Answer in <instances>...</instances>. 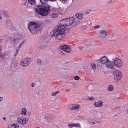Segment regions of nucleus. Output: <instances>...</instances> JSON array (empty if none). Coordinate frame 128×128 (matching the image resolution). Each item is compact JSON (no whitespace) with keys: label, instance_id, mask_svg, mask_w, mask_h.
I'll return each instance as SVG.
<instances>
[{"label":"nucleus","instance_id":"obj_25","mask_svg":"<svg viewBox=\"0 0 128 128\" xmlns=\"http://www.w3.org/2000/svg\"><path fill=\"white\" fill-rule=\"evenodd\" d=\"M18 122L19 124H23V120L21 118H18Z\"/></svg>","mask_w":128,"mask_h":128},{"label":"nucleus","instance_id":"obj_5","mask_svg":"<svg viewBox=\"0 0 128 128\" xmlns=\"http://www.w3.org/2000/svg\"><path fill=\"white\" fill-rule=\"evenodd\" d=\"M113 74L114 76V79L116 81L120 80L122 78V74L119 70H118L114 72Z\"/></svg>","mask_w":128,"mask_h":128},{"label":"nucleus","instance_id":"obj_8","mask_svg":"<svg viewBox=\"0 0 128 128\" xmlns=\"http://www.w3.org/2000/svg\"><path fill=\"white\" fill-rule=\"evenodd\" d=\"M64 32H60L56 36V39L59 40H61L62 38H64L68 32V31H65Z\"/></svg>","mask_w":128,"mask_h":128},{"label":"nucleus","instance_id":"obj_23","mask_svg":"<svg viewBox=\"0 0 128 128\" xmlns=\"http://www.w3.org/2000/svg\"><path fill=\"white\" fill-rule=\"evenodd\" d=\"M40 1L41 4L44 5L47 4L49 0H40Z\"/></svg>","mask_w":128,"mask_h":128},{"label":"nucleus","instance_id":"obj_28","mask_svg":"<svg viewBox=\"0 0 128 128\" xmlns=\"http://www.w3.org/2000/svg\"><path fill=\"white\" fill-rule=\"evenodd\" d=\"M29 3L32 5H34L36 2L35 0H28Z\"/></svg>","mask_w":128,"mask_h":128},{"label":"nucleus","instance_id":"obj_31","mask_svg":"<svg viewBox=\"0 0 128 128\" xmlns=\"http://www.w3.org/2000/svg\"><path fill=\"white\" fill-rule=\"evenodd\" d=\"M113 88L111 85L109 86L107 88V90L109 91H112V90Z\"/></svg>","mask_w":128,"mask_h":128},{"label":"nucleus","instance_id":"obj_13","mask_svg":"<svg viewBox=\"0 0 128 128\" xmlns=\"http://www.w3.org/2000/svg\"><path fill=\"white\" fill-rule=\"evenodd\" d=\"M47 120L48 122H50L53 120V118L50 115L48 114H46L44 116V118L43 119L44 120Z\"/></svg>","mask_w":128,"mask_h":128},{"label":"nucleus","instance_id":"obj_11","mask_svg":"<svg viewBox=\"0 0 128 128\" xmlns=\"http://www.w3.org/2000/svg\"><path fill=\"white\" fill-rule=\"evenodd\" d=\"M47 46V42L45 40H42L41 42V45L39 47L40 50L44 49Z\"/></svg>","mask_w":128,"mask_h":128},{"label":"nucleus","instance_id":"obj_21","mask_svg":"<svg viewBox=\"0 0 128 128\" xmlns=\"http://www.w3.org/2000/svg\"><path fill=\"white\" fill-rule=\"evenodd\" d=\"M2 49L1 46H0V57H2L4 58L5 57V56L7 55L8 54V52H7V54L6 53H5V55H4L2 53Z\"/></svg>","mask_w":128,"mask_h":128},{"label":"nucleus","instance_id":"obj_56","mask_svg":"<svg viewBox=\"0 0 128 128\" xmlns=\"http://www.w3.org/2000/svg\"><path fill=\"white\" fill-rule=\"evenodd\" d=\"M92 123L93 124H95V123L94 122H92Z\"/></svg>","mask_w":128,"mask_h":128},{"label":"nucleus","instance_id":"obj_53","mask_svg":"<svg viewBox=\"0 0 128 128\" xmlns=\"http://www.w3.org/2000/svg\"><path fill=\"white\" fill-rule=\"evenodd\" d=\"M3 40L2 39L0 40V43L2 42Z\"/></svg>","mask_w":128,"mask_h":128},{"label":"nucleus","instance_id":"obj_3","mask_svg":"<svg viewBox=\"0 0 128 128\" xmlns=\"http://www.w3.org/2000/svg\"><path fill=\"white\" fill-rule=\"evenodd\" d=\"M64 28V26L61 27L58 26H56L50 32L52 36L56 37L60 32H65L63 31L64 30H62V29Z\"/></svg>","mask_w":128,"mask_h":128},{"label":"nucleus","instance_id":"obj_12","mask_svg":"<svg viewBox=\"0 0 128 128\" xmlns=\"http://www.w3.org/2000/svg\"><path fill=\"white\" fill-rule=\"evenodd\" d=\"M60 24H60L59 26H60L61 27H62V26H64V27L63 28V29H62V30H64V32L65 31H68V30H66V28L65 27V26H66V19H64V20H62L60 22Z\"/></svg>","mask_w":128,"mask_h":128},{"label":"nucleus","instance_id":"obj_57","mask_svg":"<svg viewBox=\"0 0 128 128\" xmlns=\"http://www.w3.org/2000/svg\"><path fill=\"white\" fill-rule=\"evenodd\" d=\"M9 26H11V24H9Z\"/></svg>","mask_w":128,"mask_h":128},{"label":"nucleus","instance_id":"obj_48","mask_svg":"<svg viewBox=\"0 0 128 128\" xmlns=\"http://www.w3.org/2000/svg\"><path fill=\"white\" fill-rule=\"evenodd\" d=\"M38 62V64H41L42 62V61L40 60H38L37 61Z\"/></svg>","mask_w":128,"mask_h":128},{"label":"nucleus","instance_id":"obj_29","mask_svg":"<svg viewBox=\"0 0 128 128\" xmlns=\"http://www.w3.org/2000/svg\"><path fill=\"white\" fill-rule=\"evenodd\" d=\"M23 120V125L25 124L28 121V119L26 118H24Z\"/></svg>","mask_w":128,"mask_h":128},{"label":"nucleus","instance_id":"obj_42","mask_svg":"<svg viewBox=\"0 0 128 128\" xmlns=\"http://www.w3.org/2000/svg\"><path fill=\"white\" fill-rule=\"evenodd\" d=\"M80 77L78 76H76L74 77V79L76 80H78L79 79Z\"/></svg>","mask_w":128,"mask_h":128},{"label":"nucleus","instance_id":"obj_43","mask_svg":"<svg viewBox=\"0 0 128 128\" xmlns=\"http://www.w3.org/2000/svg\"><path fill=\"white\" fill-rule=\"evenodd\" d=\"M94 98L93 97H90L88 99V100H91L92 101H93L94 100Z\"/></svg>","mask_w":128,"mask_h":128},{"label":"nucleus","instance_id":"obj_39","mask_svg":"<svg viewBox=\"0 0 128 128\" xmlns=\"http://www.w3.org/2000/svg\"><path fill=\"white\" fill-rule=\"evenodd\" d=\"M66 19V26H70L69 24V22H68V18H66L65 19Z\"/></svg>","mask_w":128,"mask_h":128},{"label":"nucleus","instance_id":"obj_35","mask_svg":"<svg viewBox=\"0 0 128 128\" xmlns=\"http://www.w3.org/2000/svg\"><path fill=\"white\" fill-rule=\"evenodd\" d=\"M58 14H53L52 15V17L53 18H56L58 17Z\"/></svg>","mask_w":128,"mask_h":128},{"label":"nucleus","instance_id":"obj_38","mask_svg":"<svg viewBox=\"0 0 128 128\" xmlns=\"http://www.w3.org/2000/svg\"><path fill=\"white\" fill-rule=\"evenodd\" d=\"M68 126L69 128H72L74 127V124H70L68 125Z\"/></svg>","mask_w":128,"mask_h":128},{"label":"nucleus","instance_id":"obj_26","mask_svg":"<svg viewBox=\"0 0 128 128\" xmlns=\"http://www.w3.org/2000/svg\"><path fill=\"white\" fill-rule=\"evenodd\" d=\"M21 113L22 114L26 115V109L25 108H23L22 110Z\"/></svg>","mask_w":128,"mask_h":128},{"label":"nucleus","instance_id":"obj_6","mask_svg":"<svg viewBox=\"0 0 128 128\" xmlns=\"http://www.w3.org/2000/svg\"><path fill=\"white\" fill-rule=\"evenodd\" d=\"M31 62V59L30 58H26L21 61V65L23 67H26L29 65Z\"/></svg>","mask_w":128,"mask_h":128},{"label":"nucleus","instance_id":"obj_32","mask_svg":"<svg viewBox=\"0 0 128 128\" xmlns=\"http://www.w3.org/2000/svg\"><path fill=\"white\" fill-rule=\"evenodd\" d=\"M80 23V21L79 20H76L75 22V25L76 26H77Z\"/></svg>","mask_w":128,"mask_h":128},{"label":"nucleus","instance_id":"obj_40","mask_svg":"<svg viewBox=\"0 0 128 128\" xmlns=\"http://www.w3.org/2000/svg\"><path fill=\"white\" fill-rule=\"evenodd\" d=\"M59 92V91L55 92L54 93L52 94V96H55L56 95H57V94H58Z\"/></svg>","mask_w":128,"mask_h":128},{"label":"nucleus","instance_id":"obj_15","mask_svg":"<svg viewBox=\"0 0 128 128\" xmlns=\"http://www.w3.org/2000/svg\"><path fill=\"white\" fill-rule=\"evenodd\" d=\"M106 66L109 68L113 69L114 68V65L112 62L109 60L106 64Z\"/></svg>","mask_w":128,"mask_h":128},{"label":"nucleus","instance_id":"obj_16","mask_svg":"<svg viewBox=\"0 0 128 128\" xmlns=\"http://www.w3.org/2000/svg\"><path fill=\"white\" fill-rule=\"evenodd\" d=\"M19 126L17 123L12 124H10L8 125V128H19Z\"/></svg>","mask_w":128,"mask_h":128},{"label":"nucleus","instance_id":"obj_27","mask_svg":"<svg viewBox=\"0 0 128 128\" xmlns=\"http://www.w3.org/2000/svg\"><path fill=\"white\" fill-rule=\"evenodd\" d=\"M26 42V41L25 40H24L18 46V50L20 49V48H21V46H22V45H24V44L25 42Z\"/></svg>","mask_w":128,"mask_h":128},{"label":"nucleus","instance_id":"obj_55","mask_svg":"<svg viewBox=\"0 0 128 128\" xmlns=\"http://www.w3.org/2000/svg\"><path fill=\"white\" fill-rule=\"evenodd\" d=\"M2 19V17L0 16V20H1Z\"/></svg>","mask_w":128,"mask_h":128},{"label":"nucleus","instance_id":"obj_50","mask_svg":"<svg viewBox=\"0 0 128 128\" xmlns=\"http://www.w3.org/2000/svg\"><path fill=\"white\" fill-rule=\"evenodd\" d=\"M32 87H34V83H32Z\"/></svg>","mask_w":128,"mask_h":128},{"label":"nucleus","instance_id":"obj_51","mask_svg":"<svg viewBox=\"0 0 128 128\" xmlns=\"http://www.w3.org/2000/svg\"><path fill=\"white\" fill-rule=\"evenodd\" d=\"M125 112L126 113H127L128 114V110H126L125 111Z\"/></svg>","mask_w":128,"mask_h":128},{"label":"nucleus","instance_id":"obj_22","mask_svg":"<svg viewBox=\"0 0 128 128\" xmlns=\"http://www.w3.org/2000/svg\"><path fill=\"white\" fill-rule=\"evenodd\" d=\"M76 16V18L78 20L82 19L83 18L82 17V15L81 13H78L77 14Z\"/></svg>","mask_w":128,"mask_h":128},{"label":"nucleus","instance_id":"obj_9","mask_svg":"<svg viewBox=\"0 0 128 128\" xmlns=\"http://www.w3.org/2000/svg\"><path fill=\"white\" fill-rule=\"evenodd\" d=\"M114 62L115 65L118 67H120L122 65V62L117 58H115Z\"/></svg>","mask_w":128,"mask_h":128},{"label":"nucleus","instance_id":"obj_59","mask_svg":"<svg viewBox=\"0 0 128 128\" xmlns=\"http://www.w3.org/2000/svg\"><path fill=\"white\" fill-rule=\"evenodd\" d=\"M44 44H45V43H44Z\"/></svg>","mask_w":128,"mask_h":128},{"label":"nucleus","instance_id":"obj_19","mask_svg":"<svg viewBox=\"0 0 128 128\" xmlns=\"http://www.w3.org/2000/svg\"><path fill=\"white\" fill-rule=\"evenodd\" d=\"M101 60L102 63L103 64H106L109 60L106 56H104L102 58Z\"/></svg>","mask_w":128,"mask_h":128},{"label":"nucleus","instance_id":"obj_41","mask_svg":"<svg viewBox=\"0 0 128 128\" xmlns=\"http://www.w3.org/2000/svg\"><path fill=\"white\" fill-rule=\"evenodd\" d=\"M2 14L5 17H6L7 16V12H2Z\"/></svg>","mask_w":128,"mask_h":128},{"label":"nucleus","instance_id":"obj_18","mask_svg":"<svg viewBox=\"0 0 128 128\" xmlns=\"http://www.w3.org/2000/svg\"><path fill=\"white\" fill-rule=\"evenodd\" d=\"M70 109L72 110H77L79 107V106L78 105L75 104H72L70 106Z\"/></svg>","mask_w":128,"mask_h":128},{"label":"nucleus","instance_id":"obj_49","mask_svg":"<svg viewBox=\"0 0 128 128\" xmlns=\"http://www.w3.org/2000/svg\"><path fill=\"white\" fill-rule=\"evenodd\" d=\"M56 0H49V1H50L51 2H54L56 1Z\"/></svg>","mask_w":128,"mask_h":128},{"label":"nucleus","instance_id":"obj_10","mask_svg":"<svg viewBox=\"0 0 128 128\" xmlns=\"http://www.w3.org/2000/svg\"><path fill=\"white\" fill-rule=\"evenodd\" d=\"M60 48L61 50L67 53H69L71 51V48L67 46L66 45L61 46Z\"/></svg>","mask_w":128,"mask_h":128},{"label":"nucleus","instance_id":"obj_20","mask_svg":"<svg viewBox=\"0 0 128 128\" xmlns=\"http://www.w3.org/2000/svg\"><path fill=\"white\" fill-rule=\"evenodd\" d=\"M68 21L69 22V24L70 26L74 22V21L75 20V19L73 17H72L68 18Z\"/></svg>","mask_w":128,"mask_h":128},{"label":"nucleus","instance_id":"obj_37","mask_svg":"<svg viewBox=\"0 0 128 128\" xmlns=\"http://www.w3.org/2000/svg\"><path fill=\"white\" fill-rule=\"evenodd\" d=\"M19 50H18V48L16 50V51L15 52L14 54V55L15 56H16L18 53Z\"/></svg>","mask_w":128,"mask_h":128},{"label":"nucleus","instance_id":"obj_44","mask_svg":"<svg viewBox=\"0 0 128 128\" xmlns=\"http://www.w3.org/2000/svg\"><path fill=\"white\" fill-rule=\"evenodd\" d=\"M83 69L84 70H85L86 71H88V68H86L85 66L83 67Z\"/></svg>","mask_w":128,"mask_h":128},{"label":"nucleus","instance_id":"obj_7","mask_svg":"<svg viewBox=\"0 0 128 128\" xmlns=\"http://www.w3.org/2000/svg\"><path fill=\"white\" fill-rule=\"evenodd\" d=\"M12 81L14 86L16 88L19 87V84L22 82L20 78L13 79Z\"/></svg>","mask_w":128,"mask_h":128},{"label":"nucleus","instance_id":"obj_33","mask_svg":"<svg viewBox=\"0 0 128 128\" xmlns=\"http://www.w3.org/2000/svg\"><path fill=\"white\" fill-rule=\"evenodd\" d=\"M74 127H80L81 126L80 125V124H74Z\"/></svg>","mask_w":128,"mask_h":128},{"label":"nucleus","instance_id":"obj_58","mask_svg":"<svg viewBox=\"0 0 128 128\" xmlns=\"http://www.w3.org/2000/svg\"><path fill=\"white\" fill-rule=\"evenodd\" d=\"M8 24H6V25L7 26H8Z\"/></svg>","mask_w":128,"mask_h":128},{"label":"nucleus","instance_id":"obj_24","mask_svg":"<svg viewBox=\"0 0 128 128\" xmlns=\"http://www.w3.org/2000/svg\"><path fill=\"white\" fill-rule=\"evenodd\" d=\"M12 66L14 68H16L18 66V62L14 61L13 63L12 64Z\"/></svg>","mask_w":128,"mask_h":128},{"label":"nucleus","instance_id":"obj_45","mask_svg":"<svg viewBox=\"0 0 128 128\" xmlns=\"http://www.w3.org/2000/svg\"><path fill=\"white\" fill-rule=\"evenodd\" d=\"M100 26L99 25H97L96 26H95L94 27V28L95 29H98L99 28H100Z\"/></svg>","mask_w":128,"mask_h":128},{"label":"nucleus","instance_id":"obj_30","mask_svg":"<svg viewBox=\"0 0 128 128\" xmlns=\"http://www.w3.org/2000/svg\"><path fill=\"white\" fill-rule=\"evenodd\" d=\"M90 66H91L92 69L94 70H95L96 69V66L95 64H91Z\"/></svg>","mask_w":128,"mask_h":128},{"label":"nucleus","instance_id":"obj_34","mask_svg":"<svg viewBox=\"0 0 128 128\" xmlns=\"http://www.w3.org/2000/svg\"><path fill=\"white\" fill-rule=\"evenodd\" d=\"M91 10L90 9H88L86 10L85 12L86 14H89L90 13Z\"/></svg>","mask_w":128,"mask_h":128},{"label":"nucleus","instance_id":"obj_4","mask_svg":"<svg viewBox=\"0 0 128 128\" xmlns=\"http://www.w3.org/2000/svg\"><path fill=\"white\" fill-rule=\"evenodd\" d=\"M23 39V37L22 35L19 34L15 35L14 38L12 40V41L14 44H16L20 42Z\"/></svg>","mask_w":128,"mask_h":128},{"label":"nucleus","instance_id":"obj_2","mask_svg":"<svg viewBox=\"0 0 128 128\" xmlns=\"http://www.w3.org/2000/svg\"><path fill=\"white\" fill-rule=\"evenodd\" d=\"M28 28L33 34H36L40 30V26L36 23L33 22H30L28 26Z\"/></svg>","mask_w":128,"mask_h":128},{"label":"nucleus","instance_id":"obj_47","mask_svg":"<svg viewBox=\"0 0 128 128\" xmlns=\"http://www.w3.org/2000/svg\"><path fill=\"white\" fill-rule=\"evenodd\" d=\"M59 53L63 55L64 54L63 53V52L61 51H59Z\"/></svg>","mask_w":128,"mask_h":128},{"label":"nucleus","instance_id":"obj_1","mask_svg":"<svg viewBox=\"0 0 128 128\" xmlns=\"http://www.w3.org/2000/svg\"><path fill=\"white\" fill-rule=\"evenodd\" d=\"M51 6L47 4L38 5L35 10V12L42 16L48 15L50 12Z\"/></svg>","mask_w":128,"mask_h":128},{"label":"nucleus","instance_id":"obj_46","mask_svg":"<svg viewBox=\"0 0 128 128\" xmlns=\"http://www.w3.org/2000/svg\"><path fill=\"white\" fill-rule=\"evenodd\" d=\"M116 0H106L107 1L109 2H112L115 1Z\"/></svg>","mask_w":128,"mask_h":128},{"label":"nucleus","instance_id":"obj_54","mask_svg":"<svg viewBox=\"0 0 128 128\" xmlns=\"http://www.w3.org/2000/svg\"><path fill=\"white\" fill-rule=\"evenodd\" d=\"M3 119L5 121L6 120V118L5 117Z\"/></svg>","mask_w":128,"mask_h":128},{"label":"nucleus","instance_id":"obj_36","mask_svg":"<svg viewBox=\"0 0 128 128\" xmlns=\"http://www.w3.org/2000/svg\"><path fill=\"white\" fill-rule=\"evenodd\" d=\"M88 25L83 26L82 27V30H85L86 29L88 28Z\"/></svg>","mask_w":128,"mask_h":128},{"label":"nucleus","instance_id":"obj_52","mask_svg":"<svg viewBox=\"0 0 128 128\" xmlns=\"http://www.w3.org/2000/svg\"><path fill=\"white\" fill-rule=\"evenodd\" d=\"M61 1L65 2L66 0H60Z\"/></svg>","mask_w":128,"mask_h":128},{"label":"nucleus","instance_id":"obj_14","mask_svg":"<svg viewBox=\"0 0 128 128\" xmlns=\"http://www.w3.org/2000/svg\"><path fill=\"white\" fill-rule=\"evenodd\" d=\"M100 37L103 38L106 37L107 36V32L105 30H103L99 32Z\"/></svg>","mask_w":128,"mask_h":128},{"label":"nucleus","instance_id":"obj_17","mask_svg":"<svg viewBox=\"0 0 128 128\" xmlns=\"http://www.w3.org/2000/svg\"><path fill=\"white\" fill-rule=\"evenodd\" d=\"M103 102L102 101L96 102L94 104V106L96 107H100L103 106Z\"/></svg>","mask_w":128,"mask_h":128}]
</instances>
